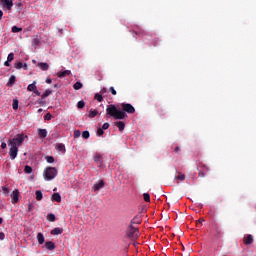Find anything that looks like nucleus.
Listing matches in <instances>:
<instances>
[{
  "mask_svg": "<svg viewBox=\"0 0 256 256\" xmlns=\"http://www.w3.org/2000/svg\"><path fill=\"white\" fill-rule=\"evenodd\" d=\"M121 109L122 110H119L117 109V106H115L114 104H110L106 108V115H108L109 117H113L114 119L121 120L127 117V113H129L130 115H133V113H135V107H133V105L129 103H122Z\"/></svg>",
  "mask_w": 256,
  "mask_h": 256,
  "instance_id": "nucleus-1",
  "label": "nucleus"
},
{
  "mask_svg": "<svg viewBox=\"0 0 256 256\" xmlns=\"http://www.w3.org/2000/svg\"><path fill=\"white\" fill-rule=\"evenodd\" d=\"M25 134H18L14 138L8 140V147H16V149H19L21 145H23V142L25 141Z\"/></svg>",
  "mask_w": 256,
  "mask_h": 256,
  "instance_id": "nucleus-2",
  "label": "nucleus"
},
{
  "mask_svg": "<svg viewBox=\"0 0 256 256\" xmlns=\"http://www.w3.org/2000/svg\"><path fill=\"white\" fill-rule=\"evenodd\" d=\"M58 173L59 172L57 171V168L47 167V168H45V170L43 172V177H44L45 181H53V179H55V177H57Z\"/></svg>",
  "mask_w": 256,
  "mask_h": 256,
  "instance_id": "nucleus-3",
  "label": "nucleus"
},
{
  "mask_svg": "<svg viewBox=\"0 0 256 256\" xmlns=\"http://www.w3.org/2000/svg\"><path fill=\"white\" fill-rule=\"evenodd\" d=\"M139 228H135V226L130 225L126 230V237L128 239H131L132 241H136V239H139Z\"/></svg>",
  "mask_w": 256,
  "mask_h": 256,
  "instance_id": "nucleus-4",
  "label": "nucleus"
},
{
  "mask_svg": "<svg viewBox=\"0 0 256 256\" xmlns=\"http://www.w3.org/2000/svg\"><path fill=\"white\" fill-rule=\"evenodd\" d=\"M213 227H214L216 239H220L221 235H223V229L221 228V225H219V223L217 222H214Z\"/></svg>",
  "mask_w": 256,
  "mask_h": 256,
  "instance_id": "nucleus-5",
  "label": "nucleus"
},
{
  "mask_svg": "<svg viewBox=\"0 0 256 256\" xmlns=\"http://www.w3.org/2000/svg\"><path fill=\"white\" fill-rule=\"evenodd\" d=\"M18 153H19V148L15 146H10L9 157L11 161H15V159H17Z\"/></svg>",
  "mask_w": 256,
  "mask_h": 256,
  "instance_id": "nucleus-6",
  "label": "nucleus"
},
{
  "mask_svg": "<svg viewBox=\"0 0 256 256\" xmlns=\"http://www.w3.org/2000/svg\"><path fill=\"white\" fill-rule=\"evenodd\" d=\"M11 199H12V203L13 205H15V203H19V189H15L11 195H10Z\"/></svg>",
  "mask_w": 256,
  "mask_h": 256,
  "instance_id": "nucleus-7",
  "label": "nucleus"
},
{
  "mask_svg": "<svg viewBox=\"0 0 256 256\" xmlns=\"http://www.w3.org/2000/svg\"><path fill=\"white\" fill-rule=\"evenodd\" d=\"M0 1L1 3H3V7L8 11H11V9H13V0H0Z\"/></svg>",
  "mask_w": 256,
  "mask_h": 256,
  "instance_id": "nucleus-8",
  "label": "nucleus"
},
{
  "mask_svg": "<svg viewBox=\"0 0 256 256\" xmlns=\"http://www.w3.org/2000/svg\"><path fill=\"white\" fill-rule=\"evenodd\" d=\"M103 187H105V181L99 180L98 182H96L94 184L93 190L94 191H100V189H103Z\"/></svg>",
  "mask_w": 256,
  "mask_h": 256,
  "instance_id": "nucleus-9",
  "label": "nucleus"
},
{
  "mask_svg": "<svg viewBox=\"0 0 256 256\" xmlns=\"http://www.w3.org/2000/svg\"><path fill=\"white\" fill-rule=\"evenodd\" d=\"M254 241L253 235L248 234L247 236H244L243 243L244 245H251Z\"/></svg>",
  "mask_w": 256,
  "mask_h": 256,
  "instance_id": "nucleus-10",
  "label": "nucleus"
},
{
  "mask_svg": "<svg viewBox=\"0 0 256 256\" xmlns=\"http://www.w3.org/2000/svg\"><path fill=\"white\" fill-rule=\"evenodd\" d=\"M55 149H57L63 155H65V153H67V149L65 148V144H63V143L57 144Z\"/></svg>",
  "mask_w": 256,
  "mask_h": 256,
  "instance_id": "nucleus-11",
  "label": "nucleus"
},
{
  "mask_svg": "<svg viewBox=\"0 0 256 256\" xmlns=\"http://www.w3.org/2000/svg\"><path fill=\"white\" fill-rule=\"evenodd\" d=\"M45 247L48 251H53L55 249V243L52 241H48L45 243Z\"/></svg>",
  "mask_w": 256,
  "mask_h": 256,
  "instance_id": "nucleus-12",
  "label": "nucleus"
},
{
  "mask_svg": "<svg viewBox=\"0 0 256 256\" xmlns=\"http://www.w3.org/2000/svg\"><path fill=\"white\" fill-rule=\"evenodd\" d=\"M38 135L40 137V139H45V137H47V129H38Z\"/></svg>",
  "mask_w": 256,
  "mask_h": 256,
  "instance_id": "nucleus-13",
  "label": "nucleus"
},
{
  "mask_svg": "<svg viewBox=\"0 0 256 256\" xmlns=\"http://www.w3.org/2000/svg\"><path fill=\"white\" fill-rule=\"evenodd\" d=\"M38 67H39V69H41V71H48L49 70V65L46 62L38 63Z\"/></svg>",
  "mask_w": 256,
  "mask_h": 256,
  "instance_id": "nucleus-14",
  "label": "nucleus"
},
{
  "mask_svg": "<svg viewBox=\"0 0 256 256\" xmlns=\"http://www.w3.org/2000/svg\"><path fill=\"white\" fill-rule=\"evenodd\" d=\"M70 73H71V70H64V71L58 72L57 77L61 79L63 77L69 76Z\"/></svg>",
  "mask_w": 256,
  "mask_h": 256,
  "instance_id": "nucleus-15",
  "label": "nucleus"
},
{
  "mask_svg": "<svg viewBox=\"0 0 256 256\" xmlns=\"http://www.w3.org/2000/svg\"><path fill=\"white\" fill-rule=\"evenodd\" d=\"M37 241L39 245H43V243H45V236L43 235V233L39 232L37 234Z\"/></svg>",
  "mask_w": 256,
  "mask_h": 256,
  "instance_id": "nucleus-16",
  "label": "nucleus"
},
{
  "mask_svg": "<svg viewBox=\"0 0 256 256\" xmlns=\"http://www.w3.org/2000/svg\"><path fill=\"white\" fill-rule=\"evenodd\" d=\"M116 127H118L120 132L125 131V122L123 121H118L115 123Z\"/></svg>",
  "mask_w": 256,
  "mask_h": 256,
  "instance_id": "nucleus-17",
  "label": "nucleus"
},
{
  "mask_svg": "<svg viewBox=\"0 0 256 256\" xmlns=\"http://www.w3.org/2000/svg\"><path fill=\"white\" fill-rule=\"evenodd\" d=\"M51 235H61L63 233V228L56 227L51 230Z\"/></svg>",
  "mask_w": 256,
  "mask_h": 256,
  "instance_id": "nucleus-18",
  "label": "nucleus"
},
{
  "mask_svg": "<svg viewBox=\"0 0 256 256\" xmlns=\"http://www.w3.org/2000/svg\"><path fill=\"white\" fill-rule=\"evenodd\" d=\"M52 201H56V203H61V194L54 193L52 194Z\"/></svg>",
  "mask_w": 256,
  "mask_h": 256,
  "instance_id": "nucleus-19",
  "label": "nucleus"
},
{
  "mask_svg": "<svg viewBox=\"0 0 256 256\" xmlns=\"http://www.w3.org/2000/svg\"><path fill=\"white\" fill-rule=\"evenodd\" d=\"M16 79L17 78L15 75L10 76L9 81L7 82V87H13V85H15Z\"/></svg>",
  "mask_w": 256,
  "mask_h": 256,
  "instance_id": "nucleus-20",
  "label": "nucleus"
},
{
  "mask_svg": "<svg viewBox=\"0 0 256 256\" xmlns=\"http://www.w3.org/2000/svg\"><path fill=\"white\" fill-rule=\"evenodd\" d=\"M130 225H141V217L135 216V217L131 220V224H130Z\"/></svg>",
  "mask_w": 256,
  "mask_h": 256,
  "instance_id": "nucleus-21",
  "label": "nucleus"
},
{
  "mask_svg": "<svg viewBox=\"0 0 256 256\" xmlns=\"http://www.w3.org/2000/svg\"><path fill=\"white\" fill-rule=\"evenodd\" d=\"M97 115H99V111H97L95 109H91L89 111L88 117H90V119H93V118L97 117Z\"/></svg>",
  "mask_w": 256,
  "mask_h": 256,
  "instance_id": "nucleus-22",
  "label": "nucleus"
},
{
  "mask_svg": "<svg viewBox=\"0 0 256 256\" xmlns=\"http://www.w3.org/2000/svg\"><path fill=\"white\" fill-rule=\"evenodd\" d=\"M41 44V40H39V38H33L32 40V45L34 46L35 49H37V47H39V45Z\"/></svg>",
  "mask_w": 256,
  "mask_h": 256,
  "instance_id": "nucleus-23",
  "label": "nucleus"
},
{
  "mask_svg": "<svg viewBox=\"0 0 256 256\" xmlns=\"http://www.w3.org/2000/svg\"><path fill=\"white\" fill-rule=\"evenodd\" d=\"M83 88V83L77 81L74 85H73V89H75V91H79V89Z\"/></svg>",
  "mask_w": 256,
  "mask_h": 256,
  "instance_id": "nucleus-24",
  "label": "nucleus"
},
{
  "mask_svg": "<svg viewBox=\"0 0 256 256\" xmlns=\"http://www.w3.org/2000/svg\"><path fill=\"white\" fill-rule=\"evenodd\" d=\"M35 195H36V200L37 201H41V199H43V192H41V190H37L35 192Z\"/></svg>",
  "mask_w": 256,
  "mask_h": 256,
  "instance_id": "nucleus-25",
  "label": "nucleus"
},
{
  "mask_svg": "<svg viewBox=\"0 0 256 256\" xmlns=\"http://www.w3.org/2000/svg\"><path fill=\"white\" fill-rule=\"evenodd\" d=\"M95 163H103V157L100 154L94 156Z\"/></svg>",
  "mask_w": 256,
  "mask_h": 256,
  "instance_id": "nucleus-26",
  "label": "nucleus"
},
{
  "mask_svg": "<svg viewBox=\"0 0 256 256\" xmlns=\"http://www.w3.org/2000/svg\"><path fill=\"white\" fill-rule=\"evenodd\" d=\"M24 173H26L27 175L33 173V168L31 166H29V165H26L24 167Z\"/></svg>",
  "mask_w": 256,
  "mask_h": 256,
  "instance_id": "nucleus-27",
  "label": "nucleus"
},
{
  "mask_svg": "<svg viewBox=\"0 0 256 256\" xmlns=\"http://www.w3.org/2000/svg\"><path fill=\"white\" fill-rule=\"evenodd\" d=\"M36 82H33L32 84H29L27 89L28 91L34 92L37 89V86L35 85Z\"/></svg>",
  "mask_w": 256,
  "mask_h": 256,
  "instance_id": "nucleus-28",
  "label": "nucleus"
},
{
  "mask_svg": "<svg viewBox=\"0 0 256 256\" xmlns=\"http://www.w3.org/2000/svg\"><path fill=\"white\" fill-rule=\"evenodd\" d=\"M12 108L14 109V111H17V109H19V100H13Z\"/></svg>",
  "mask_w": 256,
  "mask_h": 256,
  "instance_id": "nucleus-29",
  "label": "nucleus"
},
{
  "mask_svg": "<svg viewBox=\"0 0 256 256\" xmlns=\"http://www.w3.org/2000/svg\"><path fill=\"white\" fill-rule=\"evenodd\" d=\"M47 219L51 222V223H54L56 217H55V214L53 213H50L47 215Z\"/></svg>",
  "mask_w": 256,
  "mask_h": 256,
  "instance_id": "nucleus-30",
  "label": "nucleus"
},
{
  "mask_svg": "<svg viewBox=\"0 0 256 256\" xmlns=\"http://www.w3.org/2000/svg\"><path fill=\"white\" fill-rule=\"evenodd\" d=\"M143 197H144V201H146V203L151 202V195H149V193H144Z\"/></svg>",
  "mask_w": 256,
  "mask_h": 256,
  "instance_id": "nucleus-31",
  "label": "nucleus"
},
{
  "mask_svg": "<svg viewBox=\"0 0 256 256\" xmlns=\"http://www.w3.org/2000/svg\"><path fill=\"white\" fill-rule=\"evenodd\" d=\"M89 137H91V134L89 133V131H84L82 132V138L83 139H89Z\"/></svg>",
  "mask_w": 256,
  "mask_h": 256,
  "instance_id": "nucleus-32",
  "label": "nucleus"
},
{
  "mask_svg": "<svg viewBox=\"0 0 256 256\" xmlns=\"http://www.w3.org/2000/svg\"><path fill=\"white\" fill-rule=\"evenodd\" d=\"M20 31H23V28H19L17 26L12 27V33H20Z\"/></svg>",
  "mask_w": 256,
  "mask_h": 256,
  "instance_id": "nucleus-33",
  "label": "nucleus"
},
{
  "mask_svg": "<svg viewBox=\"0 0 256 256\" xmlns=\"http://www.w3.org/2000/svg\"><path fill=\"white\" fill-rule=\"evenodd\" d=\"M45 159L47 163H55V158L53 156H46Z\"/></svg>",
  "mask_w": 256,
  "mask_h": 256,
  "instance_id": "nucleus-34",
  "label": "nucleus"
},
{
  "mask_svg": "<svg viewBox=\"0 0 256 256\" xmlns=\"http://www.w3.org/2000/svg\"><path fill=\"white\" fill-rule=\"evenodd\" d=\"M176 179H178L179 181H183L185 179V174L179 172L176 176Z\"/></svg>",
  "mask_w": 256,
  "mask_h": 256,
  "instance_id": "nucleus-35",
  "label": "nucleus"
},
{
  "mask_svg": "<svg viewBox=\"0 0 256 256\" xmlns=\"http://www.w3.org/2000/svg\"><path fill=\"white\" fill-rule=\"evenodd\" d=\"M51 93H53V91H51V90H46V91L44 92V94L42 95V99H45V98L49 97V95H51Z\"/></svg>",
  "mask_w": 256,
  "mask_h": 256,
  "instance_id": "nucleus-36",
  "label": "nucleus"
},
{
  "mask_svg": "<svg viewBox=\"0 0 256 256\" xmlns=\"http://www.w3.org/2000/svg\"><path fill=\"white\" fill-rule=\"evenodd\" d=\"M15 59V54L12 52L10 54H8V57H7V61H13Z\"/></svg>",
  "mask_w": 256,
  "mask_h": 256,
  "instance_id": "nucleus-37",
  "label": "nucleus"
},
{
  "mask_svg": "<svg viewBox=\"0 0 256 256\" xmlns=\"http://www.w3.org/2000/svg\"><path fill=\"white\" fill-rule=\"evenodd\" d=\"M79 137H81V131L75 130L74 131V139H79Z\"/></svg>",
  "mask_w": 256,
  "mask_h": 256,
  "instance_id": "nucleus-38",
  "label": "nucleus"
},
{
  "mask_svg": "<svg viewBox=\"0 0 256 256\" xmlns=\"http://www.w3.org/2000/svg\"><path fill=\"white\" fill-rule=\"evenodd\" d=\"M51 119H53V116L51 115V113H47V114L44 116V120H45V121H51Z\"/></svg>",
  "mask_w": 256,
  "mask_h": 256,
  "instance_id": "nucleus-39",
  "label": "nucleus"
},
{
  "mask_svg": "<svg viewBox=\"0 0 256 256\" xmlns=\"http://www.w3.org/2000/svg\"><path fill=\"white\" fill-rule=\"evenodd\" d=\"M95 99L98 100L99 103H101V101H103V96L99 93L95 94Z\"/></svg>",
  "mask_w": 256,
  "mask_h": 256,
  "instance_id": "nucleus-40",
  "label": "nucleus"
},
{
  "mask_svg": "<svg viewBox=\"0 0 256 256\" xmlns=\"http://www.w3.org/2000/svg\"><path fill=\"white\" fill-rule=\"evenodd\" d=\"M78 109H83V107H85V101H79L77 104Z\"/></svg>",
  "mask_w": 256,
  "mask_h": 256,
  "instance_id": "nucleus-41",
  "label": "nucleus"
},
{
  "mask_svg": "<svg viewBox=\"0 0 256 256\" xmlns=\"http://www.w3.org/2000/svg\"><path fill=\"white\" fill-rule=\"evenodd\" d=\"M105 134V131H103V128H98V130H97V135H98V137H101V136H103Z\"/></svg>",
  "mask_w": 256,
  "mask_h": 256,
  "instance_id": "nucleus-42",
  "label": "nucleus"
},
{
  "mask_svg": "<svg viewBox=\"0 0 256 256\" xmlns=\"http://www.w3.org/2000/svg\"><path fill=\"white\" fill-rule=\"evenodd\" d=\"M15 69H23V62L15 63Z\"/></svg>",
  "mask_w": 256,
  "mask_h": 256,
  "instance_id": "nucleus-43",
  "label": "nucleus"
},
{
  "mask_svg": "<svg viewBox=\"0 0 256 256\" xmlns=\"http://www.w3.org/2000/svg\"><path fill=\"white\" fill-rule=\"evenodd\" d=\"M1 189H2L4 195H7L9 193V188L2 186Z\"/></svg>",
  "mask_w": 256,
  "mask_h": 256,
  "instance_id": "nucleus-44",
  "label": "nucleus"
},
{
  "mask_svg": "<svg viewBox=\"0 0 256 256\" xmlns=\"http://www.w3.org/2000/svg\"><path fill=\"white\" fill-rule=\"evenodd\" d=\"M109 91H110V93H111L112 95H117V90H115L114 87H110V88H109Z\"/></svg>",
  "mask_w": 256,
  "mask_h": 256,
  "instance_id": "nucleus-45",
  "label": "nucleus"
},
{
  "mask_svg": "<svg viewBox=\"0 0 256 256\" xmlns=\"http://www.w3.org/2000/svg\"><path fill=\"white\" fill-rule=\"evenodd\" d=\"M205 175H207V174L203 170H200L199 173H198V177H205Z\"/></svg>",
  "mask_w": 256,
  "mask_h": 256,
  "instance_id": "nucleus-46",
  "label": "nucleus"
},
{
  "mask_svg": "<svg viewBox=\"0 0 256 256\" xmlns=\"http://www.w3.org/2000/svg\"><path fill=\"white\" fill-rule=\"evenodd\" d=\"M107 129H109V123H104L103 125H102V130H107Z\"/></svg>",
  "mask_w": 256,
  "mask_h": 256,
  "instance_id": "nucleus-47",
  "label": "nucleus"
},
{
  "mask_svg": "<svg viewBox=\"0 0 256 256\" xmlns=\"http://www.w3.org/2000/svg\"><path fill=\"white\" fill-rule=\"evenodd\" d=\"M201 167H202V171H204L205 173H207V171H210V169L205 165H202Z\"/></svg>",
  "mask_w": 256,
  "mask_h": 256,
  "instance_id": "nucleus-48",
  "label": "nucleus"
},
{
  "mask_svg": "<svg viewBox=\"0 0 256 256\" xmlns=\"http://www.w3.org/2000/svg\"><path fill=\"white\" fill-rule=\"evenodd\" d=\"M33 207H35V206L33 205V203H30L29 206H28V211H29V212L33 211Z\"/></svg>",
  "mask_w": 256,
  "mask_h": 256,
  "instance_id": "nucleus-49",
  "label": "nucleus"
},
{
  "mask_svg": "<svg viewBox=\"0 0 256 256\" xmlns=\"http://www.w3.org/2000/svg\"><path fill=\"white\" fill-rule=\"evenodd\" d=\"M5 239V233L0 232V241H3Z\"/></svg>",
  "mask_w": 256,
  "mask_h": 256,
  "instance_id": "nucleus-50",
  "label": "nucleus"
},
{
  "mask_svg": "<svg viewBox=\"0 0 256 256\" xmlns=\"http://www.w3.org/2000/svg\"><path fill=\"white\" fill-rule=\"evenodd\" d=\"M136 35H138L139 37H143V35H145V32H135Z\"/></svg>",
  "mask_w": 256,
  "mask_h": 256,
  "instance_id": "nucleus-51",
  "label": "nucleus"
},
{
  "mask_svg": "<svg viewBox=\"0 0 256 256\" xmlns=\"http://www.w3.org/2000/svg\"><path fill=\"white\" fill-rule=\"evenodd\" d=\"M197 225H199V223L201 224V223H205V219H203V218H200L199 220H197Z\"/></svg>",
  "mask_w": 256,
  "mask_h": 256,
  "instance_id": "nucleus-52",
  "label": "nucleus"
},
{
  "mask_svg": "<svg viewBox=\"0 0 256 256\" xmlns=\"http://www.w3.org/2000/svg\"><path fill=\"white\" fill-rule=\"evenodd\" d=\"M4 65H5V67H11V61H6V62H4Z\"/></svg>",
  "mask_w": 256,
  "mask_h": 256,
  "instance_id": "nucleus-53",
  "label": "nucleus"
},
{
  "mask_svg": "<svg viewBox=\"0 0 256 256\" xmlns=\"http://www.w3.org/2000/svg\"><path fill=\"white\" fill-rule=\"evenodd\" d=\"M1 148H2V149H7V143L2 142V143H1Z\"/></svg>",
  "mask_w": 256,
  "mask_h": 256,
  "instance_id": "nucleus-54",
  "label": "nucleus"
},
{
  "mask_svg": "<svg viewBox=\"0 0 256 256\" xmlns=\"http://www.w3.org/2000/svg\"><path fill=\"white\" fill-rule=\"evenodd\" d=\"M35 95H37L38 97L41 96V92H39V90H37V88L34 90Z\"/></svg>",
  "mask_w": 256,
  "mask_h": 256,
  "instance_id": "nucleus-55",
  "label": "nucleus"
},
{
  "mask_svg": "<svg viewBox=\"0 0 256 256\" xmlns=\"http://www.w3.org/2000/svg\"><path fill=\"white\" fill-rule=\"evenodd\" d=\"M175 153H180L181 151V148H179V146H176L175 149H174Z\"/></svg>",
  "mask_w": 256,
  "mask_h": 256,
  "instance_id": "nucleus-56",
  "label": "nucleus"
},
{
  "mask_svg": "<svg viewBox=\"0 0 256 256\" xmlns=\"http://www.w3.org/2000/svg\"><path fill=\"white\" fill-rule=\"evenodd\" d=\"M46 83H48V85H51V83H53V80H51V78H47Z\"/></svg>",
  "mask_w": 256,
  "mask_h": 256,
  "instance_id": "nucleus-57",
  "label": "nucleus"
},
{
  "mask_svg": "<svg viewBox=\"0 0 256 256\" xmlns=\"http://www.w3.org/2000/svg\"><path fill=\"white\" fill-rule=\"evenodd\" d=\"M16 7H18L19 9H21V7H23V4L21 2L16 3Z\"/></svg>",
  "mask_w": 256,
  "mask_h": 256,
  "instance_id": "nucleus-58",
  "label": "nucleus"
},
{
  "mask_svg": "<svg viewBox=\"0 0 256 256\" xmlns=\"http://www.w3.org/2000/svg\"><path fill=\"white\" fill-rule=\"evenodd\" d=\"M157 41H159V39H158V38H155L154 41H153L154 47H157Z\"/></svg>",
  "mask_w": 256,
  "mask_h": 256,
  "instance_id": "nucleus-59",
  "label": "nucleus"
},
{
  "mask_svg": "<svg viewBox=\"0 0 256 256\" xmlns=\"http://www.w3.org/2000/svg\"><path fill=\"white\" fill-rule=\"evenodd\" d=\"M3 19V10H0V21Z\"/></svg>",
  "mask_w": 256,
  "mask_h": 256,
  "instance_id": "nucleus-60",
  "label": "nucleus"
},
{
  "mask_svg": "<svg viewBox=\"0 0 256 256\" xmlns=\"http://www.w3.org/2000/svg\"><path fill=\"white\" fill-rule=\"evenodd\" d=\"M101 93H107V88H103V89L101 90Z\"/></svg>",
  "mask_w": 256,
  "mask_h": 256,
  "instance_id": "nucleus-61",
  "label": "nucleus"
},
{
  "mask_svg": "<svg viewBox=\"0 0 256 256\" xmlns=\"http://www.w3.org/2000/svg\"><path fill=\"white\" fill-rule=\"evenodd\" d=\"M22 67H23L24 69H27V64H24Z\"/></svg>",
  "mask_w": 256,
  "mask_h": 256,
  "instance_id": "nucleus-62",
  "label": "nucleus"
},
{
  "mask_svg": "<svg viewBox=\"0 0 256 256\" xmlns=\"http://www.w3.org/2000/svg\"><path fill=\"white\" fill-rule=\"evenodd\" d=\"M3 223V218H0V225Z\"/></svg>",
  "mask_w": 256,
  "mask_h": 256,
  "instance_id": "nucleus-63",
  "label": "nucleus"
},
{
  "mask_svg": "<svg viewBox=\"0 0 256 256\" xmlns=\"http://www.w3.org/2000/svg\"><path fill=\"white\" fill-rule=\"evenodd\" d=\"M54 88H57V84L54 85Z\"/></svg>",
  "mask_w": 256,
  "mask_h": 256,
  "instance_id": "nucleus-64",
  "label": "nucleus"
}]
</instances>
